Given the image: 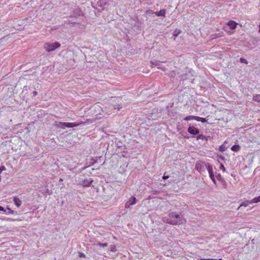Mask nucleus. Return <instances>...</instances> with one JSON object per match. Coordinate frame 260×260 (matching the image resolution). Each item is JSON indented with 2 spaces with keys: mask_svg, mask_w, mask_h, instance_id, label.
I'll use <instances>...</instances> for the list:
<instances>
[{
  "mask_svg": "<svg viewBox=\"0 0 260 260\" xmlns=\"http://www.w3.org/2000/svg\"><path fill=\"white\" fill-rule=\"evenodd\" d=\"M170 219L167 220V222L173 225L181 224L183 223L185 220L182 215L177 214L175 212H170L169 214Z\"/></svg>",
  "mask_w": 260,
  "mask_h": 260,
  "instance_id": "nucleus-1",
  "label": "nucleus"
},
{
  "mask_svg": "<svg viewBox=\"0 0 260 260\" xmlns=\"http://www.w3.org/2000/svg\"><path fill=\"white\" fill-rule=\"evenodd\" d=\"M87 121V123L88 121ZM86 122H81L80 123H70V122H59L55 124V126L58 128L64 129L66 127L73 128L79 125H82L85 124Z\"/></svg>",
  "mask_w": 260,
  "mask_h": 260,
  "instance_id": "nucleus-2",
  "label": "nucleus"
},
{
  "mask_svg": "<svg viewBox=\"0 0 260 260\" xmlns=\"http://www.w3.org/2000/svg\"><path fill=\"white\" fill-rule=\"evenodd\" d=\"M60 44L59 42H47L44 44V47L45 50L47 52H51L55 50L56 49L60 47Z\"/></svg>",
  "mask_w": 260,
  "mask_h": 260,
  "instance_id": "nucleus-3",
  "label": "nucleus"
},
{
  "mask_svg": "<svg viewBox=\"0 0 260 260\" xmlns=\"http://www.w3.org/2000/svg\"><path fill=\"white\" fill-rule=\"evenodd\" d=\"M151 63L153 66H156L158 69H159L162 71H165L166 70V68L165 67H164L163 66H162L161 62H160L159 61L155 60L154 61H151Z\"/></svg>",
  "mask_w": 260,
  "mask_h": 260,
  "instance_id": "nucleus-4",
  "label": "nucleus"
},
{
  "mask_svg": "<svg viewBox=\"0 0 260 260\" xmlns=\"http://www.w3.org/2000/svg\"><path fill=\"white\" fill-rule=\"evenodd\" d=\"M188 132L192 135H195L199 133V130L195 127L189 126L187 130Z\"/></svg>",
  "mask_w": 260,
  "mask_h": 260,
  "instance_id": "nucleus-5",
  "label": "nucleus"
},
{
  "mask_svg": "<svg viewBox=\"0 0 260 260\" xmlns=\"http://www.w3.org/2000/svg\"><path fill=\"white\" fill-rule=\"evenodd\" d=\"M92 182V180H91V179H84L80 183V185H81L83 187H88L90 185Z\"/></svg>",
  "mask_w": 260,
  "mask_h": 260,
  "instance_id": "nucleus-6",
  "label": "nucleus"
},
{
  "mask_svg": "<svg viewBox=\"0 0 260 260\" xmlns=\"http://www.w3.org/2000/svg\"><path fill=\"white\" fill-rule=\"evenodd\" d=\"M206 169L208 172L209 177L210 178H213L214 177L213 172V169H212V166L211 165L208 164L206 165Z\"/></svg>",
  "mask_w": 260,
  "mask_h": 260,
  "instance_id": "nucleus-7",
  "label": "nucleus"
},
{
  "mask_svg": "<svg viewBox=\"0 0 260 260\" xmlns=\"http://www.w3.org/2000/svg\"><path fill=\"white\" fill-rule=\"evenodd\" d=\"M238 24L233 20H230L227 23V25L231 29H235Z\"/></svg>",
  "mask_w": 260,
  "mask_h": 260,
  "instance_id": "nucleus-8",
  "label": "nucleus"
},
{
  "mask_svg": "<svg viewBox=\"0 0 260 260\" xmlns=\"http://www.w3.org/2000/svg\"><path fill=\"white\" fill-rule=\"evenodd\" d=\"M249 204H251L250 201V200H245L244 202H243L242 203V204H240L239 207L237 208V210H240V209L242 207H247Z\"/></svg>",
  "mask_w": 260,
  "mask_h": 260,
  "instance_id": "nucleus-9",
  "label": "nucleus"
},
{
  "mask_svg": "<svg viewBox=\"0 0 260 260\" xmlns=\"http://www.w3.org/2000/svg\"><path fill=\"white\" fill-rule=\"evenodd\" d=\"M13 201L15 203V205L17 207H20V206L21 205V204H22V202H21V201L20 200L19 198L16 197H15L14 198H13Z\"/></svg>",
  "mask_w": 260,
  "mask_h": 260,
  "instance_id": "nucleus-10",
  "label": "nucleus"
},
{
  "mask_svg": "<svg viewBox=\"0 0 260 260\" xmlns=\"http://www.w3.org/2000/svg\"><path fill=\"white\" fill-rule=\"evenodd\" d=\"M166 10L165 9H161L159 11L156 12L154 13L157 16H165Z\"/></svg>",
  "mask_w": 260,
  "mask_h": 260,
  "instance_id": "nucleus-11",
  "label": "nucleus"
},
{
  "mask_svg": "<svg viewBox=\"0 0 260 260\" xmlns=\"http://www.w3.org/2000/svg\"><path fill=\"white\" fill-rule=\"evenodd\" d=\"M240 147L239 145H234L231 147V150L234 152H238L240 150Z\"/></svg>",
  "mask_w": 260,
  "mask_h": 260,
  "instance_id": "nucleus-12",
  "label": "nucleus"
},
{
  "mask_svg": "<svg viewBox=\"0 0 260 260\" xmlns=\"http://www.w3.org/2000/svg\"><path fill=\"white\" fill-rule=\"evenodd\" d=\"M197 140H202V141H207L208 138L203 135H199L197 137Z\"/></svg>",
  "mask_w": 260,
  "mask_h": 260,
  "instance_id": "nucleus-13",
  "label": "nucleus"
},
{
  "mask_svg": "<svg viewBox=\"0 0 260 260\" xmlns=\"http://www.w3.org/2000/svg\"><path fill=\"white\" fill-rule=\"evenodd\" d=\"M196 116H192V115L187 116L184 118V120L185 121H188V120H196Z\"/></svg>",
  "mask_w": 260,
  "mask_h": 260,
  "instance_id": "nucleus-14",
  "label": "nucleus"
},
{
  "mask_svg": "<svg viewBox=\"0 0 260 260\" xmlns=\"http://www.w3.org/2000/svg\"><path fill=\"white\" fill-rule=\"evenodd\" d=\"M250 202L251 204L260 202V196L254 198L252 200H250Z\"/></svg>",
  "mask_w": 260,
  "mask_h": 260,
  "instance_id": "nucleus-15",
  "label": "nucleus"
},
{
  "mask_svg": "<svg viewBox=\"0 0 260 260\" xmlns=\"http://www.w3.org/2000/svg\"><path fill=\"white\" fill-rule=\"evenodd\" d=\"M128 201V202H130V204L133 205L136 203L137 200L135 197L133 196L129 199Z\"/></svg>",
  "mask_w": 260,
  "mask_h": 260,
  "instance_id": "nucleus-16",
  "label": "nucleus"
},
{
  "mask_svg": "<svg viewBox=\"0 0 260 260\" xmlns=\"http://www.w3.org/2000/svg\"><path fill=\"white\" fill-rule=\"evenodd\" d=\"M197 121H201L202 123H205L207 121L206 119L204 118L196 116V119Z\"/></svg>",
  "mask_w": 260,
  "mask_h": 260,
  "instance_id": "nucleus-17",
  "label": "nucleus"
},
{
  "mask_svg": "<svg viewBox=\"0 0 260 260\" xmlns=\"http://www.w3.org/2000/svg\"><path fill=\"white\" fill-rule=\"evenodd\" d=\"M253 100L254 101L260 102V94H255L253 95Z\"/></svg>",
  "mask_w": 260,
  "mask_h": 260,
  "instance_id": "nucleus-18",
  "label": "nucleus"
},
{
  "mask_svg": "<svg viewBox=\"0 0 260 260\" xmlns=\"http://www.w3.org/2000/svg\"><path fill=\"white\" fill-rule=\"evenodd\" d=\"M109 250L112 252H115L117 250L116 246L114 245H110Z\"/></svg>",
  "mask_w": 260,
  "mask_h": 260,
  "instance_id": "nucleus-19",
  "label": "nucleus"
},
{
  "mask_svg": "<svg viewBox=\"0 0 260 260\" xmlns=\"http://www.w3.org/2000/svg\"><path fill=\"white\" fill-rule=\"evenodd\" d=\"M97 245L99 246H101V247H106L108 245V244L107 243H101L100 242H98L97 244H96Z\"/></svg>",
  "mask_w": 260,
  "mask_h": 260,
  "instance_id": "nucleus-20",
  "label": "nucleus"
},
{
  "mask_svg": "<svg viewBox=\"0 0 260 260\" xmlns=\"http://www.w3.org/2000/svg\"><path fill=\"white\" fill-rule=\"evenodd\" d=\"M240 61L241 62V63H245V64H247L248 63V61L247 60L244 58H240Z\"/></svg>",
  "mask_w": 260,
  "mask_h": 260,
  "instance_id": "nucleus-21",
  "label": "nucleus"
},
{
  "mask_svg": "<svg viewBox=\"0 0 260 260\" xmlns=\"http://www.w3.org/2000/svg\"><path fill=\"white\" fill-rule=\"evenodd\" d=\"M216 178L218 180L220 181H223V178H222V177L221 176V175L220 174H218L217 176H216Z\"/></svg>",
  "mask_w": 260,
  "mask_h": 260,
  "instance_id": "nucleus-22",
  "label": "nucleus"
},
{
  "mask_svg": "<svg viewBox=\"0 0 260 260\" xmlns=\"http://www.w3.org/2000/svg\"><path fill=\"white\" fill-rule=\"evenodd\" d=\"M78 255L80 257L85 258L86 257L85 254L81 252H78Z\"/></svg>",
  "mask_w": 260,
  "mask_h": 260,
  "instance_id": "nucleus-23",
  "label": "nucleus"
},
{
  "mask_svg": "<svg viewBox=\"0 0 260 260\" xmlns=\"http://www.w3.org/2000/svg\"><path fill=\"white\" fill-rule=\"evenodd\" d=\"M155 12H154L152 10H147L146 12V13L147 15L152 14H153Z\"/></svg>",
  "mask_w": 260,
  "mask_h": 260,
  "instance_id": "nucleus-24",
  "label": "nucleus"
},
{
  "mask_svg": "<svg viewBox=\"0 0 260 260\" xmlns=\"http://www.w3.org/2000/svg\"><path fill=\"white\" fill-rule=\"evenodd\" d=\"M219 169L221 170H222L223 172H225L226 171L223 165L222 164H220V166Z\"/></svg>",
  "mask_w": 260,
  "mask_h": 260,
  "instance_id": "nucleus-25",
  "label": "nucleus"
},
{
  "mask_svg": "<svg viewBox=\"0 0 260 260\" xmlns=\"http://www.w3.org/2000/svg\"><path fill=\"white\" fill-rule=\"evenodd\" d=\"M219 150L220 151L223 152L225 150V148L222 145H221L219 147Z\"/></svg>",
  "mask_w": 260,
  "mask_h": 260,
  "instance_id": "nucleus-26",
  "label": "nucleus"
},
{
  "mask_svg": "<svg viewBox=\"0 0 260 260\" xmlns=\"http://www.w3.org/2000/svg\"><path fill=\"white\" fill-rule=\"evenodd\" d=\"M130 206H132V205L130 204V202H128V201H127L125 205V208H128Z\"/></svg>",
  "mask_w": 260,
  "mask_h": 260,
  "instance_id": "nucleus-27",
  "label": "nucleus"
},
{
  "mask_svg": "<svg viewBox=\"0 0 260 260\" xmlns=\"http://www.w3.org/2000/svg\"><path fill=\"white\" fill-rule=\"evenodd\" d=\"M7 209H8V210L9 211V213L11 214H14V211L13 210H12V209H11L9 208H7Z\"/></svg>",
  "mask_w": 260,
  "mask_h": 260,
  "instance_id": "nucleus-28",
  "label": "nucleus"
},
{
  "mask_svg": "<svg viewBox=\"0 0 260 260\" xmlns=\"http://www.w3.org/2000/svg\"><path fill=\"white\" fill-rule=\"evenodd\" d=\"M210 179L212 180V182H213V183H214L215 185H216V180H215V179L214 177L213 178H211Z\"/></svg>",
  "mask_w": 260,
  "mask_h": 260,
  "instance_id": "nucleus-29",
  "label": "nucleus"
},
{
  "mask_svg": "<svg viewBox=\"0 0 260 260\" xmlns=\"http://www.w3.org/2000/svg\"><path fill=\"white\" fill-rule=\"evenodd\" d=\"M0 211L5 212L6 210L4 209V208L3 207L0 206Z\"/></svg>",
  "mask_w": 260,
  "mask_h": 260,
  "instance_id": "nucleus-30",
  "label": "nucleus"
},
{
  "mask_svg": "<svg viewBox=\"0 0 260 260\" xmlns=\"http://www.w3.org/2000/svg\"><path fill=\"white\" fill-rule=\"evenodd\" d=\"M6 169L4 166H2L0 168V170H1V172Z\"/></svg>",
  "mask_w": 260,
  "mask_h": 260,
  "instance_id": "nucleus-31",
  "label": "nucleus"
},
{
  "mask_svg": "<svg viewBox=\"0 0 260 260\" xmlns=\"http://www.w3.org/2000/svg\"><path fill=\"white\" fill-rule=\"evenodd\" d=\"M168 178H169V176H166L165 175H164V176L162 177V179H165V180H166V179H167Z\"/></svg>",
  "mask_w": 260,
  "mask_h": 260,
  "instance_id": "nucleus-32",
  "label": "nucleus"
},
{
  "mask_svg": "<svg viewBox=\"0 0 260 260\" xmlns=\"http://www.w3.org/2000/svg\"><path fill=\"white\" fill-rule=\"evenodd\" d=\"M199 260H213V259H212V258H201V259H200Z\"/></svg>",
  "mask_w": 260,
  "mask_h": 260,
  "instance_id": "nucleus-33",
  "label": "nucleus"
},
{
  "mask_svg": "<svg viewBox=\"0 0 260 260\" xmlns=\"http://www.w3.org/2000/svg\"><path fill=\"white\" fill-rule=\"evenodd\" d=\"M37 93H37V91H34L33 92V95H34V96H36V95H37Z\"/></svg>",
  "mask_w": 260,
  "mask_h": 260,
  "instance_id": "nucleus-34",
  "label": "nucleus"
},
{
  "mask_svg": "<svg viewBox=\"0 0 260 260\" xmlns=\"http://www.w3.org/2000/svg\"><path fill=\"white\" fill-rule=\"evenodd\" d=\"M174 36H176L178 35V34H177V30H175L174 31Z\"/></svg>",
  "mask_w": 260,
  "mask_h": 260,
  "instance_id": "nucleus-35",
  "label": "nucleus"
},
{
  "mask_svg": "<svg viewBox=\"0 0 260 260\" xmlns=\"http://www.w3.org/2000/svg\"><path fill=\"white\" fill-rule=\"evenodd\" d=\"M174 36H176L178 35V34H177V30H175L174 31Z\"/></svg>",
  "mask_w": 260,
  "mask_h": 260,
  "instance_id": "nucleus-36",
  "label": "nucleus"
},
{
  "mask_svg": "<svg viewBox=\"0 0 260 260\" xmlns=\"http://www.w3.org/2000/svg\"><path fill=\"white\" fill-rule=\"evenodd\" d=\"M258 26H259V31L260 32V22H259Z\"/></svg>",
  "mask_w": 260,
  "mask_h": 260,
  "instance_id": "nucleus-37",
  "label": "nucleus"
},
{
  "mask_svg": "<svg viewBox=\"0 0 260 260\" xmlns=\"http://www.w3.org/2000/svg\"><path fill=\"white\" fill-rule=\"evenodd\" d=\"M218 260H222V259L221 258H219V259H218Z\"/></svg>",
  "mask_w": 260,
  "mask_h": 260,
  "instance_id": "nucleus-38",
  "label": "nucleus"
}]
</instances>
